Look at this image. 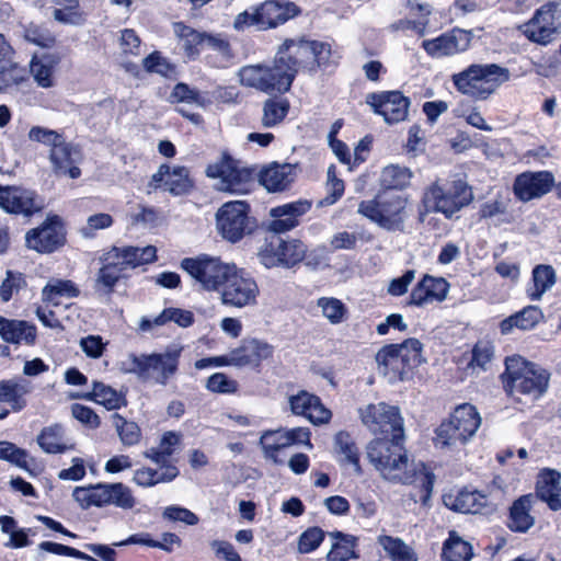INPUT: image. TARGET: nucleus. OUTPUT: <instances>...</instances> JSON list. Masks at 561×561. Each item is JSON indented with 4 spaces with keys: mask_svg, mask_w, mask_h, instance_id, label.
Instances as JSON below:
<instances>
[{
    "mask_svg": "<svg viewBox=\"0 0 561 561\" xmlns=\"http://www.w3.org/2000/svg\"><path fill=\"white\" fill-rule=\"evenodd\" d=\"M114 220L110 214L98 213L89 216L84 226L80 228V234L90 239L95 237L99 230L107 229L113 225Z\"/></svg>",
    "mask_w": 561,
    "mask_h": 561,
    "instance_id": "60",
    "label": "nucleus"
},
{
    "mask_svg": "<svg viewBox=\"0 0 561 561\" xmlns=\"http://www.w3.org/2000/svg\"><path fill=\"white\" fill-rule=\"evenodd\" d=\"M125 267L121 265L115 252L111 250L103 256V266L100 268L96 277V285L105 289L106 293L113 290L116 283L123 277Z\"/></svg>",
    "mask_w": 561,
    "mask_h": 561,
    "instance_id": "43",
    "label": "nucleus"
},
{
    "mask_svg": "<svg viewBox=\"0 0 561 561\" xmlns=\"http://www.w3.org/2000/svg\"><path fill=\"white\" fill-rule=\"evenodd\" d=\"M377 542L392 561H419L414 549L399 537L381 535Z\"/></svg>",
    "mask_w": 561,
    "mask_h": 561,
    "instance_id": "46",
    "label": "nucleus"
},
{
    "mask_svg": "<svg viewBox=\"0 0 561 561\" xmlns=\"http://www.w3.org/2000/svg\"><path fill=\"white\" fill-rule=\"evenodd\" d=\"M533 503V495H523L513 503L508 520V527L511 530L526 533L534 526L535 518L530 515Z\"/></svg>",
    "mask_w": 561,
    "mask_h": 561,
    "instance_id": "40",
    "label": "nucleus"
},
{
    "mask_svg": "<svg viewBox=\"0 0 561 561\" xmlns=\"http://www.w3.org/2000/svg\"><path fill=\"white\" fill-rule=\"evenodd\" d=\"M311 208V202L308 199H298L287 203L270 210L272 221L270 229L276 233L289 231L299 225V218L307 214Z\"/></svg>",
    "mask_w": 561,
    "mask_h": 561,
    "instance_id": "26",
    "label": "nucleus"
},
{
    "mask_svg": "<svg viewBox=\"0 0 561 561\" xmlns=\"http://www.w3.org/2000/svg\"><path fill=\"white\" fill-rule=\"evenodd\" d=\"M181 442V435L175 432H167L162 435L157 447H152L145 453V457L157 465L172 466L169 463L170 456Z\"/></svg>",
    "mask_w": 561,
    "mask_h": 561,
    "instance_id": "50",
    "label": "nucleus"
},
{
    "mask_svg": "<svg viewBox=\"0 0 561 561\" xmlns=\"http://www.w3.org/2000/svg\"><path fill=\"white\" fill-rule=\"evenodd\" d=\"M182 347L173 346L161 354L129 355L121 363L122 369L126 373L136 374L144 380H154L165 385L168 379L178 369Z\"/></svg>",
    "mask_w": 561,
    "mask_h": 561,
    "instance_id": "10",
    "label": "nucleus"
},
{
    "mask_svg": "<svg viewBox=\"0 0 561 561\" xmlns=\"http://www.w3.org/2000/svg\"><path fill=\"white\" fill-rule=\"evenodd\" d=\"M295 178V168L291 164H272L260 174L261 184L268 192H278L287 188Z\"/></svg>",
    "mask_w": 561,
    "mask_h": 561,
    "instance_id": "36",
    "label": "nucleus"
},
{
    "mask_svg": "<svg viewBox=\"0 0 561 561\" xmlns=\"http://www.w3.org/2000/svg\"><path fill=\"white\" fill-rule=\"evenodd\" d=\"M561 474L552 469L540 472L537 481V495L552 511L561 510Z\"/></svg>",
    "mask_w": 561,
    "mask_h": 561,
    "instance_id": "33",
    "label": "nucleus"
},
{
    "mask_svg": "<svg viewBox=\"0 0 561 561\" xmlns=\"http://www.w3.org/2000/svg\"><path fill=\"white\" fill-rule=\"evenodd\" d=\"M142 66L146 71L158 73L162 77H169L174 72L173 65L159 51H153L144 58Z\"/></svg>",
    "mask_w": 561,
    "mask_h": 561,
    "instance_id": "61",
    "label": "nucleus"
},
{
    "mask_svg": "<svg viewBox=\"0 0 561 561\" xmlns=\"http://www.w3.org/2000/svg\"><path fill=\"white\" fill-rule=\"evenodd\" d=\"M119 260L121 265L126 268L149 264L157 259V249L153 245L138 247H114L111 249Z\"/></svg>",
    "mask_w": 561,
    "mask_h": 561,
    "instance_id": "38",
    "label": "nucleus"
},
{
    "mask_svg": "<svg viewBox=\"0 0 561 561\" xmlns=\"http://www.w3.org/2000/svg\"><path fill=\"white\" fill-rule=\"evenodd\" d=\"M357 213L389 232H402L409 218V198L394 193H378L362 201Z\"/></svg>",
    "mask_w": 561,
    "mask_h": 561,
    "instance_id": "5",
    "label": "nucleus"
},
{
    "mask_svg": "<svg viewBox=\"0 0 561 561\" xmlns=\"http://www.w3.org/2000/svg\"><path fill=\"white\" fill-rule=\"evenodd\" d=\"M54 18L65 24H80L82 14L79 11V0H56Z\"/></svg>",
    "mask_w": 561,
    "mask_h": 561,
    "instance_id": "56",
    "label": "nucleus"
},
{
    "mask_svg": "<svg viewBox=\"0 0 561 561\" xmlns=\"http://www.w3.org/2000/svg\"><path fill=\"white\" fill-rule=\"evenodd\" d=\"M472 187L460 178L437 179L427 185L422 195V206L425 214H442L446 219H453L461 209L472 203Z\"/></svg>",
    "mask_w": 561,
    "mask_h": 561,
    "instance_id": "2",
    "label": "nucleus"
},
{
    "mask_svg": "<svg viewBox=\"0 0 561 561\" xmlns=\"http://www.w3.org/2000/svg\"><path fill=\"white\" fill-rule=\"evenodd\" d=\"M403 437H381L371 440L366 447L369 462L387 481L393 483H420L425 492L423 502L431 496L434 474L420 462L415 463L409 458L403 446Z\"/></svg>",
    "mask_w": 561,
    "mask_h": 561,
    "instance_id": "1",
    "label": "nucleus"
},
{
    "mask_svg": "<svg viewBox=\"0 0 561 561\" xmlns=\"http://www.w3.org/2000/svg\"><path fill=\"white\" fill-rule=\"evenodd\" d=\"M553 182L554 179L550 172H525L515 179L513 191L518 199L528 202L547 194Z\"/></svg>",
    "mask_w": 561,
    "mask_h": 561,
    "instance_id": "25",
    "label": "nucleus"
},
{
    "mask_svg": "<svg viewBox=\"0 0 561 561\" xmlns=\"http://www.w3.org/2000/svg\"><path fill=\"white\" fill-rule=\"evenodd\" d=\"M259 445L265 459L274 463H284L283 451L293 445L312 448L310 431L307 427L268 430L262 433Z\"/></svg>",
    "mask_w": 561,
    "mask_h": 561,
    "instance_id": "13",
    "label": "nucleus"
},
{
    "mask_svg": "<svg viewBox=\"0 0 561 561\" xmlns=\"http://www.w3.org/2000/svg\"><path fill=\"white\" fill-rule=\"evenodd\" d=\"M26 247L38 253H51L65 243V229L59 216H48L39 227L25 234Z\"/></svg>",
    "mask_w": 561,
    "mask_h": 561,
    "instance_id": "19",
    "label": "nucleus"
},
{
    "mask_svg": "<svg viewBox=\"0 0 561 561\" xmlns=\"http://www.w3.org/2000/svg\"><path fill=\"white\" fill-rule=\"evenodd\" d=\"M330 537L335 541L327 556L328 561H348L357 558L355 553L356 538L354 536L333 531L330 533Z\"/></svg>",
    "mask_w": 561,
    "mask_h": 561,
    "instance_id": "51",
    "label": "nucleus"
},
{
    "mask_svg": "<svg viewBox=\"0 0 561 561\" xmlns=\"http://www.w3.org/2000/svg\"><path fill=\"white\" fill-rule=\"evenodd\" d=\"M0 460L9 461L20 468H26L27 453L13 443L0 440Z\"/></svg>",
    "mask_w": 561,
    "mask_h": 561,
    "instance_id": "64",
    "label": "nucleus"
},
{
    "mask_svg": "<svg viewBox=\"0 0 561 561\" xmlns=\"http://www.w3.org/2000/svg\"><path fill=\"white\" fill-rule=\"evenodd\" d=\"M78 295V287L69 279L53 278L42 289L43 301L53 306H58L62 298H75Z\"/></svg>",
    "mask_w": 561,
    "mask_h": 561,
    "instance_id": "45",
    "label": "nucleus"
},
{
    "mask_svg": "<svg viewBox=\"0 0 561 561\" xmlns=\"http://www.w3.org/2000/svg\"><path fill=\"white\" fill-rule=\"evenodd\" d=\"M49 160L56 173L68 175L71 179H78L81 175V171L77 167L80 153L65 138L55 148L50 149Z\"/></svg>",
    "mask_w": 561,
    "mask_h": 561,
    "instance_id": "28",
    "label": "nucleus"
},
{
    "mask_svg": "<svg viewBox=\"0 0 561 561\" xmlns=\"http://www.w3.org/2000/svg\"><path fill=\"white\" fill-rule=\"evenodd\" d=\"M173 33L178 39L179 47L188 59H195L204 46L205 33L198 32L182 22L172 25Z\"/></svg>",
    "mask_w": 561,
    "mask_h": 561,
    "instance_id": "37",
    "label": "nucleus"
},
{
    "mask_svg": "<svg viewBox=\"0 0 561 561\" xmlns=\"http://www.w3.org/2000/svg\"><path fill=\"white\" fill-rule=\"evenodd\" d=\"M112 419L118 436L124 445L133 446L139 442L140 428L136 423L126 421L117 413L113 414Z\"/></svg>",
    "mask_w": 561,
    "mask_h": 561,
    "instance_id": "58",
    "label": "nucleus"
},
{
    "mask_svg": "<svg viewBox=\"0 0 561 561\" xmlns=\"http://www.w3.org/2000/svg\"><path fill=\"white\" fill-rule=\"evenodd\" d=\"M520 30L530 42L548 45L561 32L560 4L556 1L542 4Z\"/></svg>",
    "mask_w": 561,
    "mask_h": 561,
    "instance_id": "14",
    "label": "nucleus"
},
{
    "mask_svg": "<svg viewBox=\"0 0 561 561\" xmlns=\"http://www.w3.org/2000/svg\"><path fill=\"white\" fill-rule=\"evenodd\" d=\"M205 173L214 181L213 187L218 192L243 195L249 193L254 184L253 171L227 151L210 162Z\"/></svg>",
    "mask_w": 561,
    "mask_h": 561,
    "instance_id": "9",
    "label": "nucleus"
},
{
    "mask_svg": "<svg viewBox=\"0 0 561 561\" xmlns=\"http://www.w3.org/2000/svg\"><path fill=\"white\" fill-rule=\"evenodd\" d=\"M261 30L276 27L297 14V8L291 2L266 1L257 7Z\"/></svg>",
    "mask_w": 561,
    "mask_h": 561,
    "instance_id": "32",
    "label": "nucleus"
},
{
    "mask_svg": "<svg viewBox=\"0 0 561 561\" xmlns=\"http://www.w3.org/2000/svg\"><path fill=\"white\" fill-rule=\"evenodd\" d=\"M470 33L460 28L423 41V49L434 58L455 55L465 51L470 45Z\"/></svg>",
    "mask_w": 561,
    "mask_h": 561,
    "instance_id": "23",
    "label": "nucleus"
},
{
    "mask_svg": "<svg viewBox=\"0 0 561 561\" xmlns=\"http://www.w3.org/2000/svg\"><path fill=\"white\" fill-rule=\"evenodd\" d=\"M0 207L9 214L31 217L41 211L44 204L33 191L0 185Z\"/></svg>",
    "mask_w": 561,
    "mask_h": 561,
    "instance_id": "20",
    "label": "nucleus"
},
{
    "mask_svg": "<svg viewBox=\"0 0 561 561\" xmlns=\"http://www.w3.org/2000/svg\"><path fill=\"white\" fill-rule=\"evenodd\" d=\"M60 57L55 53L33 55L30 61V72L38 87L48 89L55 85V71Z\"/></svg>",
    "mask_w": 561,
    "mask_h": 561,
    "instance_id": "30",
    "label": "nucleus"
},
{
    "mask_svg": "<svg viewBox=\"0 0 561 561\" xmlns=\"http://www.w3.org/2000/svg\"><path fill=\"white\" fill-rule=\"evenodd\" d=\"M27 138L30 141L38 142L53 149L64 139V136L54 129L33 126L28 130Z\"/></svg>",
    "mask_w": 561,
    "mask_h": 561,
    "instance_id": "62",
    "label": "nucleus"
},
{
    "mask_svg": "<svg viewBox=\"0 0 561 561\" xmlns=\"http://www.w3.org/2000/svg\"><path fill=\"white\" fill-rule=\"evenodd\" d=\"M472 547L465 541L455 530L449 531L448 538L443 545L442 558L444 561H470Z\"/></svg>",
    "mask_w": 561,
    "mask_h": 561,
    "instance_id": "48",
    "label": "nucleus"
},
{
    "mask_svg": "<svg viewBox=\"0 0 561 561\" xmlns=\"http://www.w3.org/2000/svg\"><path fill=\"white\" fill-rule=\"evenodd\" d=\"M325 188L328 195L320 201V206H329L335 204L344 193V182L336 176V168L330 165L327 171Z\"/></svg>",
    "mask_w": 561,
    "mask_h": 561,
    "instance_id": "57",
    "label": "nucleus"
},
{
    "mask_svg": "<svg viewBox=\"0 0 561 561\" xmlns=\"http://www.w3.org/2000/svg\"><path fill=\"white\" fill-rule=\"evenodd\" d=\"M334 448L341 463L352 466L357 474L362 473L358 448L348 433L339 432L335 435Z\"/></svg>",
    "mask_w": 561,
    "mask_h": 561,
    "instance_id": "44",
    "label": "nucleus"
},
{
    "mask_svg": "<svg viewBox=\"0 0 561 561\" xmlns=\"http://www.w3.org/2000/svg\"><path fill=\"white\" fill-rule=\"evenodd\" d=\"M250 206L244 201H231L221 205L216 211L218 233L229 242H238L250 232Z\"/></svg>",
    "mask_w": 561,
    "mask_h": 561,
    "instance_id": "16",
    "label": "nucleus"
},
{
    "mask_svg": "<svg viewBox=\"0 0 561 561\" xmlns=\"http://www.w3.org/2000/svg\"><path fill=\"white\" fill-rule=\"evenodd\" d=\"M82 398L92 400L107 410H116L125 405L126 401L122 393L117 392L103 382H93L92 391L82 396Z\"/></svg>",
    "mask_w": 561,
    "mask_h": 561,
    "instance_id": "47",
    "label": "nucleus"
},
{
    "mask_svg": "<svg viewBox=\"0 0 561 561\" xmlns=\"http://www.w3.org/2000/svg\"><path fill=\"white\" fill-rule=\"evenodd\" d=\"M531 280V285L527 288V296L534 301L540 300L543 294L556 284V271L551 265L539 264L533 270Z\"/></svg>",
    "mask_w": 561,
    "mask_h": 561,
    "instance_id": "42",
    "label": "nucleus"
},
{
    "mask_svg": "<svg viewBox=\"0 0 561 561\" xmlns=\"http://www.w3.org/2000/svg\"><path fill=\"white\" fill-rule=\"evenodd\" d=\"M332 56L331 45L325 42L286 39L276 54L284 71L291 73V82L299 69L313 71L329 65Z\"/></svg>",
    "mask_w": 561,
    "mask_h": 561,
    "instance_id": "4",
    "label": "nucleus"
},
{
    "mask_svg": "<svg viewBox=\"0 0 561 561\" xmlns=\"http://www.w3.org/2000/svg\"><path fill=\"white\" fill-rule=\"evenodd\" d=\"M359 416L363 424L375 434L403 437V419L397 407L385 402L370 403L359 409Z\"/></svg>",
    "mask_w": 561,
    "mask_h": 561,
    "instance_id": "17",
    "label": "nucleus"
},
{
    "mask_svg": "<svg viewBox=\"0 0 561 561\" xmlns=\"http://www.w3.org/2000/svg\"><path fill=\"white\" fill-rule=\"evenodd\" d=\"M219 291L221 302L234 308L254 306L260 293L255 279L236 264Z\"/></svg>",
    "mask_w": 561,
    "mask_h": 561,
    "instance_id": "15",
    "label": "nucleus"
},
{
    "mask_svg": "<svg viewBox=\"0 0 561 561\" xmlns=\"http://www.w3.org/2000/svg\"><path fill=\"white\" fill-rule=\"evenodd\" d=\"M413 178L412 171L399 164H390L382 169L380 174V186L387 190H404Z\"/></svg>",
    "mask_w": 561,
    "mask_h": 561,
    "instance_id": "49",
    "label": "nucleus"
},
{
    "mask_svg": "<svg viewBox=\"0 0 561 561\" xmlns=\"http://www.w3.org/2000/svg\"><path fill=\"white\" fill-rule=\"evenodd\" d=\"M239 82L267 94L284 93L291 87V73L286 72L275 57L271 64L247 65L238 71Z\"/></svg>",
    "mask_w": 561,
    "mask_h": 561,
    "instance_id": "11",
    "label": "nucleus"
},
{
    "mask_svg": "<svg viewBox=\"0 0 561 561\" xmlns=\"http://www.w3.org/2000/svg\"><path fill=\"white\" fill-rule=\"evenodd\" d=\"M367 103L388 124H397L408 117L410 101L398 91L369 94Z\"/></svg>",
    "mask_w": 561,
    "mask_h": 561,
    "instance_id": "22",
    "label": "nucleus"
},
{
    "mask_svg": "<svg viewBox=\"0 0 561 561\" xmlns=\"http://www.w3.org/2000/svg\"><path fill=\"white\" fill-rule=\"evenodd\" d=\"M159 469L142 467L134 472L133 481L141 488H151L159 483H167L174 480L179 470L175 466L159 465Z\"/></svg>",
    "mask_w": 561,
    "mask_h": 561,
    "instance_id": "41",
    "label": "nucleus"
},
{
    "mask_svg": "<svg viewBox=\"0 0 561 561\" xmlns=\"http://www.w3.org/2000/svg\"><path fill=\"white\" fill-rule=\"evenodd\" d=\"M448 291L449 283L444 277L426 274L413 287L408 304L424 307L434 302H442L447 298Z\"/></svg>",
    "mask_w": 561,
    "mask_h": 561,
    "instance_id": "24",
    "label": "nucleus"
},
{
    "mask_svg": "<svg viewBox=\"0 0 561 561\" xmlns=\"http://www.w3.org/2000/svg\"><path fill=\"white\" fill-rule=\"evenodd\" d=\"M505 366L503 380L510 396L525 394L538 399L546 392L550 375L545 368L526 362L520 356L506 358Z\"/></svg>",
    "mask_w": 561,
    "mask_h": 561,
    "instance_id": "6",
    "label": "nucleus"
},
{
    "mask_svg": "<svg viewBox=\"0 0 561 561\" xmlns=\"http://www.w3.org/2000/svg\"><path fill=\"white\" fill-rule=\"evenodd\" d=\"M32 386L27 380L19 378L0 380V402L7 403L13 412H20L27 405L26 396Z\"/></svg>",
    "mask_w": 561,
    "mask_h": 561,
    "instance_id": "31",
    "label": "nucleus"
},
{
    "mask_svg": "<svg viewBox=\"0 0 561 561\" xmlns=\"http://www.w3.org/2000/svg\"><path fill=\"white\" fill-rule=\"evenodd\" d=\"M511 78L510 70L496 64H472L451 76V81L463 95L484 101Z\"/></svg>",
    "mask_w": 561,
    "mask_h": 561,
    "instance_id": "3",
    "label": "nucleus"
},
{
    "mask_svg": "<svg viewBox=\"0 0 561 561\" xmlns=\"http://www.w3.org/2000/svg\"><path fill=\"white\" fill-rule=\"evenodd\" d=\"M169 321H173L182 328H187L193 323L194 316L190 310L168 308L156 317L158 324H165Z\"/></svg>",
    "mask_w": 561,
    "mask_h": 561,
    "instance_id": "63",
    "label": "nucleus"
},
{
    "mask_svg": "<svg viewBox=\"0 0 561 561\" xmlns=\"http://www.w3.org/2000/svg\"><path fill=\"white\" fill-rule=\"evenodd\" d=\"M0 336L8 343L31 346L35 344L37 330L27 321L0 316Z\"/></svg>",
    "mask_w": 561,
    "mask_h": 561,
    "instance_id": "29",
    "label": "nucleus"
},
{
    "mask_svg": "<svg viewBox=\"0 0 561 561\" xmlns=\"http://www.w3.org/2000/svg\"><path fill=\"white\" fill-rule=\"evenodd\" d=\"M105 506L114 505L122 510H131L136 505V499L131 490L121 483H105Z\"/></svg>",
    "mask_w": 561,
    "mask_h": 561,
    "instance_id": "54",
    "label": "nucleus"
},
{
    "mask_svg": "<svg viewBox=\"0 0 561 561\" xmlns=\"http://www.w3.org/2000/svg\"><path fill=\"white\" fill-rule=\"evenodd\" d=\"M306 245L296 239L283 240L274 236L259 252L260 262L267 268L276 266L290 267L301 262L306 255Z\"/></svg>",
    "mask_w": 561,
    "mask_h": 561,
    "instance_id": "18",
    "label": "nucleus"
},
{
    "mask_svg": "<svg viewBox=\"0 0 561 561\" xmlns=\"http://www.w3.org/2000/svg\"><path fill=\"white\" fill-rule=\"evenodd\" d=\"M317 306L320 308L322 316L331 324H340L347 318V307L337 298L321 297L318 299Z\"/></svg>",
    "mask_w": 561,
    "mask_h": 561,
    "instance_id": "55",
    "label": "nucleus"
},
{
    "mask_svg": "<svg viewBox=\"0 0 561 561\" xmlns=\"http://www.w3.org/2000/svg\"><path fill=\"white\" fill-rule=\"evenodd\" d=\"M378 370L389 382L409 378L413 369L422 363V344L416 339H409L402 344H390L376 355Z\"/></svg>",
    "mask_w": 561,
    "mask_h": 561,
    "instance_id": "7",
    "label": "nucleus"
},
{
    "mask_svg": "<svg viewBox=\"0 0 561 561\" xmlns=\"http://www.w3.org/2000/svg\"><path fill=\"white\" fill-rule=\"evenodd\" d=\"M482 419L474 405L459 404L449 419L436 428L435 446L451 449L466 445L477 434Z\"/></svg>",
    "mask_w": 561,
    "mask_h": 561,
    "instance_id": "8",
    "label": "nucleus"
},
{
    "mask_svg": "<svg viewBox=\"0 0 561 561\" xmlns=\"http://www.w3.org/2000/svg\"><path fill=\"white\" fill-rule=\"evenodd\" d=\"M193 180L187 168L182 165L171 167L161 164L156 173L152 174L149 186L162 188L173 196L188 194L193 188Z\"/></svg>",
    "mask_w": 561,
    "mask_h": 561,
    "instance_id": "21",
    "label": "nucleus"
},
{
    "mask_svg": "<svg viewBox=\"0 0 561 561\" xmlns=\"http://www.w3.org/2000/svg\"><path fill=\"white\" fill-rule=\"evenodd\" d=\"M23 37L26 42L42 48H51L56 43L55 36L47 28L33 23L24 27Z\"/></svg>",
    "mask_w": 561,
    "mask_h": 561,
    "instance_id": "59",
    "label": "nucleus"
},
{
    "mask_svg": "<svg viewBox=\"0 0 561 561\" xmlns=\"http://www.w3.org/2000/svg\"><path fill=\"white\" fill-rule=\"evenodd\" d=\"M543 319L541 309L537 306H527L523 310L510 316L500 323L502 334L512 333L514 328L523 331L534 329Z\"/></svg>",
    "mask_w": 561,
    "mask_h": 561,
    "instance_id": "39",
    "label": "nucleus"
},
{
    "mask_svg": "<svg viewBox=\"0 0 561 561\" xmlns=\"http://www.w3.org/2000/svg\"><path fill=\"white\" fill-rule=\"evenodd\" d=\"M232 266L233 263L206 254L185 257L181 261V267L202 289L207 291H219Z\"/></svg>",
    "mask_w": 561,
    "mask_h": 561,
    "instance_id": "12",
    "label": "nucleus"
},
{
    "mask_svg": "<svg viewBox=\"0 0 561 561\" xmlns=\"http://www.w3.org/2000/svg\"><path fill=\"white\" fill-rule=\"evenodd\" d=\"M72 496L82 510L92 506H105V483L91 484L88 486H76Z\"/></svg>",
    "mask_w": 561,
    "mask_h": 561,
    "instance_id": "53",
    "label": "nucleus"
},
{
    "mask_svg": "<svg viewBox=\"0 0 561 561\" xmlns=\"http://www.w3.org/2000/svg\"><path fill=\"white\" fill-rule=\"evenodd\" d=\"M36 442L46 454H64L75 447L60 424L44 427L37 435Z\"/></svg>",
    "mask_w": 561,
    "mask_h": 561,
    "instance_id": "34",
    "label": "nucleus"
},
{
    "mask_svg": "<svg viewBox=\"0 0 561 561\" xmlns=\"http://www.w3.org/2000/svg\"><path fill=\"white\" fill-rule=\"evenodd\" d=\"M289 107V102L286 99H267L262 107V126L273 128L279 125L287 116Z\"/></svg>",
    "mask_w": 561,
    "mask_h": 561,
    "instance_id": "52",
    "label": "nucleus"
},
{
    "mask_svg": "<svg viewBox=\"0 0 561 561\" xmlns=\"http://www.w3.org/2000/svg\"><path fill=\"white\" fill-rule=\"evenodd\" d=\"M444 502L453 511L465 514L481 513L489 505L488 496L476 490H461L455 496H446Z\"/></svg>",
    "mask_w": 561,
    "mask_h": 561,
    "instance_id": "35",
    "label": "nucleus"
},
{
    "mask_svg": "<svg viewBox=\"0 0 561 561\" xmlns=\"http://www.w3.org/2000/svg\"><path fill=\"white\" fill-rule=\"evenodd\" d=\"M288 402L294 414L302 415L313 424H323L331 419V411L321 403L318 397L307 391L290 396Z\"/></svg>",
    "mask_w": 561,
    "mask_h": 561,
    "instance_id": "27",
    "label": "nucleus"
}]
</instances>
